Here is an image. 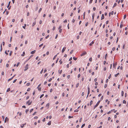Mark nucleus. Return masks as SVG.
I'll use <instances>...</instances> for the list:
<instances>
[{"instance_id":"obj_1","label":"nucleus","mask_w":128,"mask_h":128,"mask_svg":"<svg viewBox=\"0 0 128 128\" xmlns=\"http://www.w3.org/2000/svg\"><path fill=\"white\" fill-rule=\"evenodd\" d=\"M100 100H99L98 102L94 106V109H95L96 107L98 106L99 105V103H100Z\"/></svg>"},{"instance_id":"obj_2","label":"nucleus","mask_w":128,"mask_h":128,"mask_svg":"<svg viewBox=\"0 0 128 128\" xmlns=\"http://www.w3.org/2000/svg\"><path fill=\"white\" fill-rule=\"evenodd\" d=\"M25 68V69H24V70H26L28 69V64H26Z\"/></svg>"},{"instance_id":"obj_3","label":"nucleus","mask_w":128,"mask_h":128,"mask_svg":"<svg viewBox=\"0 0 128 128\" xmlns=\"http://www.w3.org/2000/svg\"><path fill=\"white\" fill-rule=\"evenodd\" d=\"M32 102H30V100H28L26 102V104H28V105H30L32 103Z\"/></svg>"},{"instance_id":"obj_4","label":"nucleus","mask_w":128,"mask_h":128,"mask_svg":"<svg viewBox=\"0 0 128 128\" xmlns=\"http://www.w3.org/2000/svg\"><path fill=\"white\" fill-rule=\"evenodd\" d=\"M86 54V52H84L81 54L80 56H84V55Z\"/></svg>"},{"instance_id":"obj_5","label":"nucleus","mask_w":128,"mask_h":128,"mask_svg":"<svg viewBox=\"0 0 128 128\" xmlns=\"http://www.w3.org/2000/svg\"><path fill=\"white\" fill-rule=\"evenodd\" d=\"M66 48V47H64L62 50V52L63 53L64 52V51L65 50Z\"/></svg>"},{"instance_id":"obj_6","label":"nucleus","mask_w":128,"mask_h":128,"mask_svg":"<svg viewBox=\"0 0 128 128\" xmlns=\"http://www.w3.org/2000/svg\"><path fill=\"white\" fill-rule=\"evenodd\" d=\"M116 65H117V63H114L113 64V67L116 68Z\"/></svg>"},{"instance_id":"obj_7","label":"nucleus","mask_w":128,"mask_h":128,"mask_svg":"<svg viewBox=\"0 0 128 128\" xmlns=\"http://www.w3.org/2000/svg\"><path fill=\"white\" fill-rule=\"evenodd\" d=\"M94 43V41H92L90 44L89 45L90 46H91L92 44Z\"/></svg>"},{"instance_id":"obj_8","label":"nucleus","mask_w":128,"mask_h":128,"mask_svg":"<svg viewBox=\"0 0 128 128\" xmlns=\"http://www.w3.org/2000/svg\"><path fill=\"white\" fill-rule=\"evenodd\" d=\"M36 50H34L33 51L31 52L30 53L31 54H34L35 53V52H36Z\"/></svg>"},{"instance_id":"obj_9","label":"nucleus","mask_w":128,"mask_h":128,"mask_svg":"<svg viewBox=\"0 0 128 128\" xmlns=\"http://www.w3.org/2000/svg\"><path fill=\"white\" fill-rule=\"evenodd\" d=\"M104 14H102L101 17V20L104 19Z\"/></svg>"},{"instance_id":"obj_10","label":"nucleus","mask_w":128,"mask_h":128,"mask_svg":"<svg viewBox=\"0 0 128 128\" xmlns=\"http://www.w3.org/2000/svg\"><path fill=\"white\" fill-rule=\"evenodd\" d=\"M26 123H25L24 124H21L20 125V127L22 128H23L24 127V125H26Z\"/></svg>"},{"instance_id":"obj_11","label":"nucleus","mask_w":128,"mask_h":128,"mask_svg":"<svg viewBox=\"0 0 128 128\" xmlns=\"http://www.w3.org/2000/svg\"><path fill=\"white\" fill-rule=\"evenodd\" d=\"M7 120H8V118H7V117H6L5 118V119L4 122H6Z\"/></svg>"},{"instance_id":"obj_12","label":"nucleus","mask_w":128,"mask_h":128,"mask_svg":"<svg viewBox=\"0 0 128 128\" xmlns=\"http://www.w3.org/2000/svg\"><path fill=\"white\" fill-rule=\"evenodd\" d=\"M94 14H92V21L93 22L94 21Z\"/></svg>"},{"instance_id":"obj_13","label":"nucleus","mask_w":128,"mask_h":128,"mask_svg":"<svg viewBox=\"0 0 128 128\" xmlns=\"http://www.w3.org/2000/svg\"><path fill=\"white\" fill-rule=\"evenodd\" d=\"M48 125L50 126V125L51 124V121H49L48 123Z\"/></svg>"},{"instance_id":"obj_14","label":"nucleus","mask_w":128,"mask_h":128,"mask_svg":"<svg viewBox=\"0 0 128 128\" xmlns=\"http://www.w3.org/2000/svg\"><path fill=\"white\" fill-rule=\"evenodd\" d=\"M25 54V52H23V54H21V56H24Z\"/></svg>"},{"instance_id":"obj_15","label":"nucleus","mask_w":128,"mask_h":128,"mask_svg":"<svg viewBox=\"0 0 128 128\" xmlns=\"http://www.w3.org/2000/svg\"><path fill=\"white\" fill-rule=\"evenodd\" d=\"M26 24H24V26H22L23 28L24 29H26Z\"/></svg>"},{"instance_id":"obj_16","label":"nucleus","mask_w":128,"mask_h":128,"mask_svg":"<svg viewBox=\"0 0 128 128\" xmlns=\"http://www.w3.org/2000/svg\"><path fill=\"white\" fill-rule=\"evenodd\" d=\"M10 1L9 2H8V5L7 6V7L8 8V7H9L10 5Z\"/></svg>"},{"instance_id":"obj_17","label":"nucleus","mask_w":128,"mask_h":128,"mask_svg":"<svg viewBox=\"0 0 128 128\" xmlns=\"http://www.w3.org/2000/svg\"><path fill=\"white\" fill-rule=\"evenodd\" d=\"M124 92L123 91H122V96H124Z\"/></svg>"},{"instance_id":"obj_18","label":"nucleus","mask_w":128,"mask_h":128,"mask_svg":"<svg viewBox=\"0 0 128 128\" xmlns=\"http://www.w3.org/2000/svg\"><path fill=\"white\" fill-rule=\"evenodd\" d=\"M86 14V12H84V17H83V19H85V16Z\"/></svg>"},{"instance_id":"obj_19","label":"nucleus","mask_w":128,"mask_h":128,"mask_svg":"<svg viewBox=\"0 0 128 128\" xmlns=\"http://www.w3.org/2000/svg\"><path fill=\"white\" fill-rule=\"evenodd\" d=\"M2 44H1V46H0V52H1L2 50Z\"/></svg>"},{"instance_id":"obj_20","label":"nucleus","mask_w":128,"mask_h":128,"mask_svg":"<svg viewBox=\"0 0 128 128\" xmlns=\"http://www.w3.org/2000/svg\"><path fill=\"white\" fill-rule=\"evenodd\" d=\"M79 83H78L77 84H76V88H77L79 86Z\"/></svg>"},{"instance_id":"obj_21","label":"nucleus","mask_w":128,"mask_h":128,"mask_svg":"<svg viewBox=\"0 0 128 128\" xmlns=\"http://www.w3.org/2000/svg\"><path fill=\"white\" fill-rule=\"evenodd\" d=\"M12 51H10V56H11V55L12 54Z\"/></svg>"},{"instance_id":"obj_22","label":"nucleus","mask_w":128,"mask_h":128,"mask_svg":"<svg viewBox=\"0 0 128 128\" xmlns=\"http://www.w3.org/2000/svg\"><path fill=\"white\" fill-rule=\"evenodd\" d=\"M73 59L74 60H77V58H76L74 57H73Z\"/></svg>"},{"instance_id":"obj_23","label":"nucleus","mask_w":128,"mask_h":128,"mask_svg":"<svg viewBox=\"0 0 128 128\" xmlns=\"http://www.w3.org/2000/svg\"><path fill=\"white\" fill-rule=\"evenodd\" d=\"M10 88H8V90H7L6 92H8L10 91Z\"/></svg>"},{"instance_id":"obj_24","label":"nucleus","mask_w":128,"mask_h":128,"mask_svg":"<svg viewBox=\"0 0 128 128\" xmlns=\"http://www.w3.org/2000/svg\"><path fill=\"white\" fill-rule=\"evenodd\" d=\"M93 102L92 100H91L90 102V106L92 104Z\"/></svg>"},{"instance_id":"obj_25","label":"nucleus","mask_w":128,"mask_h":128,"mask_svg":"<svg viewBox=\"0 0 128 128\" xmlns=\"http://www.w3.org/2000/svg\"><path fill=\"white\" fill-rule=\"evenodd\" d=\"M119 74V73H118L117 74L115 75V76L117 77L118 75Z\"/></svg>"},{"instance_id":"obj_26","label":"nucleus","mask_w":128,"mask_h":128,"mask_svg":"<svg viewBox=\"0 0 128 128\" xmlns=\"http://www.w3.org/2000/svg\"><path fill=\"white\" fill-rule=\"evenodd\" d=\"M78 109H76L74 111V112H78Z\"/></svg>"},{"instance_id":"obj_27","label":"nucleus","mask_w":128,"mask_h":128,"mask_svg":"<svg viewBox=\"0 0 128 128\" xmlns=\"http://www.w3.org/2000/svg\"><path fill=\"white\" fill-rule=\"evenodd\" d=\"M107 56H108L107 54H106L105 55V59H106L107 57Z\"/></svg>"},{"instance_id":"obj_28","label":"nucleus","mask_w":128,"mask_h":128,"mask_svg":"<svg viewBox=\"0 0 128 128\" xmlns=\"http://www.w3.org/2000/svg\"><path fill=\"white\" fill-rule=\"evenodd\" d=\"M126 14L124 15V19H125V18H126Z\"/></svg>"},{"instance_id":"obj_29","label":"nucleus","mask_w":128,"mask_h":128,"mask_svg":"<svg viewBox=\"0 0 128 128\" xmlns=\"http://www.w3.org/2000/svg\"><path fill=\"white\" fill-rule=\"evenodd\" d=\"M36 24V22H35L33 23L32 24V26H34V25H35Z\"/></svg>"},{"instance_id":"obj_30","label":"nucleus","mask_w":128,"mask_h":128,"mask_svg":"<svg viewBox=\"0 0 128 128\" xmlns=\"http://www.w3.org/2000/svg\"><path fill=\"white\" fill-rule=\"evenodd\" d=\"M56 56H57V55H55L54 56V57L53 58V59L54 60V59H55L56 58Z\"/></svg>"},{"instance_id":"obj_31","label":"nucleus","mask_w":128,"mask_h":128,"mask_svg":"<svg viewBox=\"0 0 128 128\" xmlns=\"http://www.w3.org/2000/svg\"><path fill=\"white\" fill-rule=\"evenodd\" d=\"M113 111L115 113L116 112V110H115L114 109H113L112 110H111V111Z\"/></svg>"},{"instance_id":"obj_32","label":"nucleus","mask_w":128,"mask_h":128,"mask_svg":"<svg viewBox=\"0 0 128 128\" xmlns=\"http://www.w3.org/2000/svg\"><path fill=\"white\" fill-rule=\"evenodd\" d=\"M85 126V124H83L82 126H81V128H82L84 126Z\"/></svg>"},{"instance_id":"obj_33","label":"nucleus","mask_w":128,"mask_h":128,"mask_svg":"<svg viewBox=\"0 0 128 128\" xmlns=\"http://www.w3.org/2000/svg\"><path fill=\"white\" fill-rule=\"evenodd\" d=\"M103 98H104L103 96H102V97H101V98H100V100H102L103 99Z\"/></svg>"},{"instance_id":"obj_34","label":"nucleus","mask_w":128,"mask_h":128,"mask_svg":"<svg viewBox=\"0 0 128 128\" xmlns=\"http://www.w3.org/2000/svg\"><path fill=\"white\" fill-rule=\"evenodd\" d=\"M44 94H42V95H41L40 96V98H42L44 96Z\"/></svg>"},{"instance_id":"obj_35","label":"nucleus","mask_w":128,"mask_h":128,"mask_svg":"<svg viewBox=\"0 0 128 128\" xmlns=\"http://www.w3.org/2000/svg\"><path fill=\"white\" fill-rule=\"evenodd\" d=\"M30 83L28 82V83H27V84H26V85L27 86H29V85H30Z\"/></svg>"},{"instance_id":"obj_36","label":"nucleus","mask_w":128,"mask_h":128,"mask_svg":"<svg viewBox=\"0 0 128 128\" xmlns=\"http://www.w3.org/2000/svg\"><path fill=\"white\" fill-rule=\"evenodd\" d=\"M43 45V44H41L39 46L40 47H41Z\"/></svg>"},{"instance_id":"obj_37","label":"nucleus","mask_w":128,"mask_h":128,"mask_svg":"<svg viewBox=\"0 0 128 128\" xmlns=\"http://www.w3.org/2000/svg\"><path fill=\"white\" fill-rule=\"evenodd\" d=\"M89 61H92V58H90L89 59Z\"/></svg>"},{"instance_id":"obj_38","label":"nucleus","mask_w":128,"mask_h":128,"mask_svg":"<svg viewBox=\"0 0 128 128\" xmlns=\"http://www.w3.org/2000/svg\"><path fill=\"white\" fill-rule=\"evenodd\" d=\"M123 102L124 104H126V101L124 100L123 101Z\"/></svg>"},{"instance_id":"obj_39","label":"nucleus","mask_w":128,"mask_h":128,"mask_svg":"<svg viewBox=\"0 0 128 128\" xmlns=\"http://www.w3.org/2000/svg\"><path fill=\"white\" fill-rule=\"evenodd\" d=\"M59 62H60V64H61L62 63V60H60V61H59Z\"/></svg>"},{"instance_id":"obj_40","label":"nucleus","mask_w":128,"mask_h":128,"mask_svg":"<svg viewBox=\"0 0 128 128\" xmlns=\"http://www.w3.org/2000/svg\"><path fill=\"white\" fill-rule=\"evenodd\" d=\"M42 10V8H40L39 10V13Z\"/></svg>"},{"instance_id":"obj_41","label":"nucleus","mask_w":128,"mask_h":128,"mask_svg":"<svg viewBox=\"0 0 128 128\" xmlns=\"http://www.w3.org/2000/svg\"><path fill=\"white\" fill-rule=\"evenodd\" d=\"M33 110H34L33 108L31 109L30 111V112H31Z\"/></svg>"},{"instance_id":"obj_42","label":"nucleus","mask_w":128,"mask_h":128,"mask_svg":"<svg viewBox=\"0 0 128 128\" xmlns=\"http://www.w3.org/2000/svg\"><path fill=\"white\" fill-rule=\"evenodd\" d=\"M43 71V68H42L40 72V73L41 74H42V73Z\"/></svg>"},{"instance_id":"obj_43","label":"nucleus","mask_w":128,"mask_h":128,"mask_svg":"<svg viewBox=\"0 0 128 128\" xmlns=\"http://www.w3.org/2000/svg\"><path fill=\"white\" fill-rule=\"evenodd\" d=\"M116 5H117V4L116 3H115L114 5V6H113L114 7L116 6Z\"/></svg>"},{"instance_id":"obj_44","label":"nucleus","mask_w":128,"mask_h":128,"mask_svg":"<svg viewBox=\"0 0 128 128\" xmlns=\"http://www.w3.org/2000/svg\"><path fill=\"white\" fill-rule=\"evenodd\" d=\"M93 0H90L89 2V3L90 4L91 3L92 1Z\"/></svg>"},{"instance_id":"obj_45","label":"nucleus","mask_w":128,"mask_h":128,"mask_svg":"<svg viewBox=\"0 0 128 128\" xmlns=\"http://www.w3.org/2000/svg\"><path fill=\"white\" fill-rule=\"evenodd\" d=\"M88 22H87L86 23V24L85 26H86L88 24Z\"/></svg>"},{"instance_id":"obj_46","label":"nucleus","mask_w":128,"mask_h":128,"mask_svg":"<svg viewBox=\"0 0 128 128\" xmlns=\"http://www.w3.org/2000/svg\"><path fill=\"white\" fill-rule=\"evenodd\" d=\"M20 64V62H18V63L17 65H16V66L17 67H18L19 65V64Z\"/></svg>"},{"instance_id":"obj_47","label":"nucleus","mask_w":128,"mask_h":128,"mask_svg":"<svg viewBox=\"0 0 128 128\" xmlns=\"http://www.w3.org/2000/svg\"><path fill=\"white\" fill-rule=\"evenodd\" d=\"M73 118V116H68V118Z\"/></svg>"},{"instance_id":"obj_48","label":"nucleus","mask_w":128,"mask_h":128,"mask_svg":"<svg viewBox=\"0 0 128 128\" xmlns=\"http://www.w3.org/2000/svg\"><path fill=\"white\" fill-rule=\"evenodd\" d=\"M29 110L28 109H26V113H27V112Z\"/></svg>"},{"instance_id":"obj_49","label":"nucleus","mask_w":128,"mask_h":128,"mask_svg":"<svg viewBox=\"0 0 128 128\" xmlns=\"http://www.w3.org/2000/svg\"><path fill=\"white\" fill-rule=\"evenodd\" d=\"M5 53L6 54V55H8V53H7V51L6 50L5 51Z\"/></svg>"},{"instance_id":"obj_50","label":"nucleus","mask_w":128,"mask_h":128,"mask_svg":"<svg viewBox=\"0 0 128 128\" xmlns=\"http://www.w3.org/2000/svg\"><path fill=\"white\" fill-rule=\"evenodd\" d=\"M49 105H50V104L49 103H48L46 104V106H49Z\"/></svg>"},{"instance_id":"obj_51","label":"nucleus","mask_w":128,"mask_h":128,"mask_svg":"<svg viewBox=\"0 0 128 128\" xmlns=\"http://www.w3.org/2000/svg\"><path fill=\"white\" fill-rule=\"evenodd\" d=\"M91 127V125L90 124L88 126V128H90Z\"/></svg>"},{"instance_id":"obj_52","label":"nucleus","mask_w":128,"mask_h":128,"mask_svg":"<svg viewBox=\"0 0 128 128\" xmlns=\"http://www.w3.org/2000/svg\"><path fill=\"white\" fill-rule=\"evenodd\" d=\"M52 78H50L49 80H48V81L50 82L52 80Z\"/></svg>"},{"instance_id":"obj_53","label":"nucleus","mask_w":128,"mask_h":128,"mask_svg":"<svg viewBox=\"0 0 128 128\" xmlns=\"http://www.w3.org/2000/svg\"><path fill=\"white\" fill-rule=\"evenodd\" d=\"M16 80H17L16 79L15 80H14L13 82V83H15L16 82Z\"/></svg>"},{"instance_id":"obj_54","label":"nucleus","mask_w":128,"mask_h":128,"mask_svg":"<svg viewBox=\"0 0 128 128\" xmlns=\"http://www.w3.org/2000/svg\"><path fill=\"white\" fill-rule=\"evenodd\" d=\"M75 20L74 19H73L72 20V22L74 23L75 22Z\"/></svg>"},{"instance_id":"obj_55","label":"nucleus","mask_w":128,"mask_h":128,"mask_svg":"<svg viewBox=\"0 0 128 128\" xmlns=\"http://www.w3.org/2000/svg\"><path fill=\"white\" fill-rule=\"evenodd\" d=\"M30 88H29L27 90V91H30Z\"/></svg>"},{"instance_id":"obj_56","label":"nucleus","mask_w":128,"mask_h":128,"mask_svg":"<svg viewBox=\"0 0 128 128\" xmlns=\"http://www.w3.org/2000/svg\"><path fill=\"white\" fill-rule=\"evenodd\" d=\"M70 76L69 75H68V76H67V78H68V79L70 78Z\"/></svg>"},{"instance_id":"obj_57","label":"nucleus","mask_w":128,"mask_h":128,"mask_svg":"<svg viewBox=\"0 0 128 128\" xmlns=\"http://www.w3.org/2000/svg\"><path fill=\"white\" fill-rule=\"evenodd\" d=\"M111 76V74H110V76H109L108 77V78L110 79V78Z\"/></svg>"},{"instance_id":"obj_58","label":"nucleus","mask_w":128,"mask_h":128,"mask_svg":"<svg viewBox=\"0 0 128 128\" xmlns=\"http://www.w3.org/2000/svg\"><path fill=\"white\" fill-rule=\"evenodd\" d=\"M80 74H79L78 75V78H79L80 77Z\"/></svg>"},{"instance_id":"obj_59","label":"nucleus","mask_w":128,"mask_h":128,"mask_svg":"<svg viewBox=\"0 0 128 128\" xmlns=\"http://www.w3.org/2000/svg\"><path fill=\"white\" fill-rule=\"evenodd\" d=\"M73 50H72L70 52V54H72L73 52Z\"/></svg>"},{"instance_id":"obj_60","label":"nucleus","mask_w":128,"mask_h":128,"mask_svg":"<svg viewBox=\"0 0 128 128\" xmlns=\"http://www.w3.org/2000/svg\"><path fill=\"white\" fill-rule=\"evenodd\" d=\"M48 75V73H46V74L45 75H44V76L45 77H46L47 76V75Z\"/></svg>"},{"instance_id":"obj_61","label":"nucleus","mask_w":128,"mask_h":128,"mask_svg":"<svg viewBox=\"0 0 128 128\" xmlns=\"http://www.w3.org/2000/svg\"><path fill=\"white\" fill-rule=\"evenodd\" d=\"M125 46V45L124 44L122 48H123L124 49V48Z\"/></svg>"},{"instance_id":"obj_62","label":"nucleus","mask_w":128,"mask_h":128,"mask_svg":"<svg viewBox=\"0 0 128 128\" xmlns=\"http://www.w3.org/2000/svg\"><path fill=\"white\" fill-rule=\"evenodd\" d=\"M115 47H113L112 48V50L113 51L114 50H115Z\"/></svg>"},{"instance_id":"obj_63","label":"nucleus","mask_w":128,"mask_h":128,"mask_svg":"<svg viewBox=\"0 0 128 128\" xmlns=\"http://www.w3.org/2000/svg\"><path fill=\"white\" fill-rule=\"evenodd\" d=\"M67 22V21L66 20H65L64 21V22Z\"/></svg>"},{"instance_id":"obj_64","label":"nucleus","mask_w":128,"mask_h":128,"mask_svg":"<svg viewBox=\"0 0 128 128\" xmlns=\"http://www.w3.org/2000/svg\"><path fill=\"white\" fill-rule=\"evenodd\" d=\"M93 9L94 10H95L96 9V8L95 7H94L93 8Z\"/></svg>"}]
</instances>
